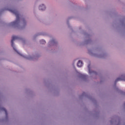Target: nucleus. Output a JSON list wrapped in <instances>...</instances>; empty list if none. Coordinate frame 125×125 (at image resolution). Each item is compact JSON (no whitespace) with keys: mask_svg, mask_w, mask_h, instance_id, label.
<instances>
[{"mask_svg":"<svg viewBox=\"0 0 125 125\" xmlns=\"http://www.w3.org/2000/svg\"><path fill=\"white\" fill-rule=\"evenodd\" d=\"M77 66H78V67H82V66H83V62H82V61H79L77 63Z\"/></svg>","mask_w":125,"mask_h":125,"instance_id":"1","label":"nucleus"},{"mask_svg":"<svg viewBox=\"0 0 125 125\" xmlns=\"http://www.w3.org/2000/svg\"><path fill=\"white\" fill-rule=\"evenodd\" d=\"M15 39V37H13V40H12V43H13V41H14Z\"/></svg>","mask_w":125,"mask_h":125,"instance_id":"2","label":"nucleus"},{"mask_svg":"<svg viewBox=\"0 0 125 125\" xmlns=\"http://www.w3.org/2000/svg\"><path fill=\"white\" fill-rule=\"evenodd\" d=\"M42 7H43V9H44L45 8V7H44V6H42Z\"/></svg>","mask_w":125,"mask_h":125,"instance_id":"3","label":"nucleus"}]
</instances>
